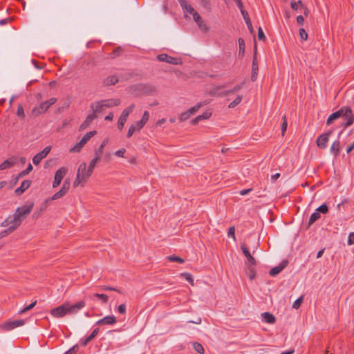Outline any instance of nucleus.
I'll use <instances>...</instances> for the list:
<instances>
[{
  "label": "nucleus",
  "mask_w": 354,
  "mask_h": 354,
  "mask_svg": "<svg viewBox=\"0 0 354 354\" xmlns=\"http://www.w3.org/2000/svg\"><path fill=\"white\" fill-rule=\"evenodd\" d=\"M258 37L260 40H263L266 38L264 32L261 27L258 29Z\"/></svg>",
  "instance_id": "obj_57"
},
{
  "label": "nucleus",
  "mask_w": 354,
  "mask_h": 354,
  "mask_svg": "<svg viewBox=\"0 0 354 354\" xmlns=\"http://www.w3.org/2000/svg\"><path fill=\"white\" fill-rule=\"evenodd\" d=\"M91 174L92 172L87 168L86 163H81L77 169L76 178L73 182V187H77L80 185L83 186Z\"/></svg>",
  "instance_id": "obj_3"
},
{
  "label": "nucleus",
  "mask_w": 354,
  "mask_h": 354,
  "mask_svg": "<svg viewBox=\"0 0 354 354\" xmlns=\"http://www.w3.org/2000/svg\"><path fill=\"white\" fill-rule=\"evenodd\" d=\"M249 270L250 273L248 274V277L252 280L255 277L256 273L253 268H250Z\"/></svg>",
  "instance_id": "obj_62"
},
{
  "label": "nucleus",
  "mask_w": 354,
  "mask_h": 354,
  "mask_svg": "<svg viewBox=\"0 0 354 354\" xmlns=\"http://www.w3.org/2000/svg\"><path fill=\"white\" fill-rule=\"evenodd\" d=\"M227 235H228V236L233 238V239H235V228H234V227L232 226L229 228Z\"/></svg>",
  "instance_id": "obj_54"
},
{
  "label": "nucleus",
  "mask_w": 354,
  "mask_h": 354,
  "mask_svg": "<svg viewBox=\"0 0 354 354\" xmlns=\"http://www.w3.org/2000/svg\"><path fill=\"white\" fill-rule=\"evenodd\" d=\"M302 300H303V297H299L298 299H297L293 304H292V308H295V309H297L299 308V306H301V304L302 302Z\"/></svg>",
  "instance_id": "obj_51"
},
{
  "label": "nucleus",
  "mask_w": 354,
  "mask_h": 354,
  "mask_svg": "<svg viewBox=\"0 0 354 354\" xmlns=\"http://www.w3.org/2000/svg\"><path fill=\"white\" fill-rule=\"evenodd\" d=\"M119 99H108L93 102L91 104V108L94 113H100L105 108H111L120 105Z\"/></svg>",
  "instance_id": "obj_4"
},
{
  "label": "nucleus",
  "mask_w": 354,
  "mask_h": 354,
  "mask_svg": "<svg viewBox=\"0 0 354 354\" xmlns=\"http://www.w3.org/2000/svg\"><path fill=\"white\" fill-rule=\"evenodd\" d=\"M33 203L17 207L13 215L8 216L1 224L2 227H7L13 224L17 228L21 224L22 221L31 212Z\"/></svg>",
  "instance_id": "obj_1"
},
{
  "label": "nucleus",
  "mask_w": 354,
  "mask_h": 354,
  "mask_svg": "<svg viewBox=\"0 0 354 354\" xmlns=\"http://www.w3.org/2000/svg\"><path fill=\"white\" fill-rule=\"evenodd\" d=\"M192 116V114L189 113V110L187 111L182 113L179 116V120L180 122H184L188 120Z\"/></svg>",
  "instance_id": "obj_40"
},
{
  "label": "nucleus",
  "mask_w": 354,
  "mask_h": 354,
  "mask_svg": "<svg viewBox=\"0 0 354 354\" xmlns=\"http://www.w3.org/2000/svg\"><path fill=\"white\" fill-rule=\"evenodd\" d=\"M287 264H288V262L286 261H283L277 266H275V267L271 268L269 272V274L272 277L277 275L286 268Z\"/></svg>",
  "instance_id": "obj_15"
},
{
  "label": "nucleus",
  "mask_w": 354,
  "mask_h": 354,
  "mask_svg": "<svg viewBox=\"0 0 354 354\" xmlns=\"http://www.w3.org/2000/svg\"><path fill=\"white\" fill-rule=\"evenodd\" d=\"M84 143L80 140L73 147L70 149V152H80L82 147L84 146Z\"/></svg>",
  "instance_id": "obj_36"
},
{
  "label": "nucleus",
  "mask_w": 354,
  "mask_h": 354,
  "mask_svg": "<svg viewBox=\"0 0 354 354\" xmlns=\"http://www.w3.org/2000/svg\"><path fill=\"white\" fill-rule=\"evenodd\" d=\"M302 3L301 1H299L298 2H292L291 3V8L295 10H297L299 8V6H302Z\"/></svg>",
  "instance_id": "obj_53"
},
{
  "label": "nucleus",
  "mask_w": 354,
  "mask_h": 354,
  "mask_svg": "<svg viewBox=\"0 0 354 354\" xmlns=\"http://www.w3.org/2000/svg\"><path fill=\"white\" fill-rule=\"evenodd\" d=\"M24 324L25 321L23 319L10 321L4 323L3 325L2 326V328L5 330L9 331L17 327L21 326L24 325Z\"/></svg>",
  "instance_id": "obj_13"
},
{
  "label": "nucleus",
  "mask_w": 354,
  "mask_h": 354,
  "mask_svg": "<svg viewBox=\"0 0 354 354\" xmlns=\"http://www.w3.org/2000/svg\"><path fill=\"white\" fill-rule=\"evenodd\" d=\"M116 322V318L115 316H106L102 319H99L97 322V325H113Z\"/></svg>",
  "instance_id": "obj_16"
},
{
  "label": "nucleus",
  "mask_w": 354,
  "mask_h": 354,
  "mask_svg": "<svg viewBox=\"0 0 354 354\" xmlns=\"http://www.w3.org/2000/svg\"><path fill=\"white\" fill-rule=\"evenodd\" d=\"M330 133L331 132H328L319 136L317 141V144L319 147L325 148L326 147Z\"/></svg>",
  "instance_id": "obj_18"
},
{
  "label": "nucleus",
  "mask_w": 354,
  "mask_h": 354,
  "mask_svg": "<svg viewBox=\"0 0 354 354\" xmlns=\"http://www.w3.org/2000/svg\"><path fill=\"white\" fill-rule=\"evenodd\" d=\"M354 243V232H351L348 238V244L351 245Z\"/></svg>",
  "instance_id": "obj_58"
},
{
  "label": "nucleus",
  "mask_w": 354,
  "mask_h": 354,
  "mask_svg": "<svg viewBox=\"0 0 354 354\" xmlns=\"http://www.w3.org/2000/svg\"><path fill=\"white\" fill-rule=\"evenodd\" d=\"M193 346H194V349L197 353H198L200 354H203L204 353L203 346L200 343L195 342V343H194Z\"/></svg>",
  "instance_id": "obj_42"
},
{
  "label": "nucleus",
  "mask_w": 354,
  "mask_h": 354,
  "mask_svg": "<svg viewBox=\"0 0 354 354\" xmlns=\"http://www.w3.org/2000/svg\"><path fill=\"white\" fill-rule=\"evenodd\" d=\"M70 186H71L70 180L66 179L64 180L60 190L58 191L57 192H56L55 194H54L51 198L46 200V203H47L48 201H50L51 200H57V199L62 198V196H64V195H66L70 189Z\"/></svg>",
  "instance_id": "obj_6"
},
{
  "label": "nucleus",
  "mask_w": 354,
  "mask_h": 354,
  "mask_svg": "<svg viewBox=\"0 0 354 354\" xmlns=\"http://www.w3.org/2000/svg\"><path fill=\"white\" fill-rule=\"evenodd\" d=\"M68 313L70 315L76 314L79 310L82 309L86 306V302L84 301H80L75 304H71L68 302H66Z\"/></svg>",
  "instance_id": "obj_12"
},
{
  "label": "nucleus",
  "mask_w": 354,
  "mask_h": 354,
  "mask_svg": "<svg viewBox=\"0 0 354 354\" xmlns=\"http://www.w3.org/2000/svg\"><path fill=\"white\" fill-rule=\"evenodd\" d=\"M299 35L301 41H306L308 38V32L303 28L299 29Z\"/></svg>",
  "instance_id": "obj_38"
},
{
  "label": "nucleus",
  "mask_w": 354,
  "mask_h": 354,
  "mask_svg": "<svg viewBox=\"0 0 354 354\" xmlns=\"http://www.w3.org/2000/svg\"><path fill=\"white\" fill-rule=\"evenodd\" d=\"M108 142H109L108 138H106L102 141L99 149L95 151V156L101 158V156L103 153V149L107 145Z\"/></svg>",
  "instance_id": "obj_30"
},
{
  "label": "nucleus",
  "mask_w": 354,
  "mask_h": 354,
  "mask_svg": "<svg viewBox=\"0 0 354 354\" xmlns=\"http://www.w3.org/2000/svg\"><path fill=\"white\" fill-rule=\"evenodd\" d=\"M139 131L140 130L138 129L137 122L134 124H131L127 132V138L131 137L135 132Z\"/></svg>",
  "instance_id": "obj_37"
},
{
  "label": "nucleus",
  "mask_w": 354,
  "mask_h": 354,
  "mask_svg": "<svg viewBox=\"0 0 354 354\" xmlns=\"http://www.w3.org/2000/svg\"><path fill=\"white\" fill-rule=\"evenodd\" d=\"M50 314L55 318L63 317L67 314H68L66 302H65L62 305L59 306L58 307L53 308L50 310Z\"/></svg>",
  "instance_id": "obj_8"
},
{
  "label": "nucleus",
  "mask_w": 354,
  "mask_h": 354,
  "mask_svg": "<svg viewBox=\"0 0 354 354\" xmlns=\"http://www.w3.org/2000/svg\"><path fill=\"white\" fill-rule=\"evenodd\" d=\"M199 28L203 31L204 32H207L209 30V28L203 20H201L200 22L196 24Z\"/></svg>",
  "instance_id": "obj_44"
},
{
  "label": "nucleus",
  "mask_w": 354,
  "mask_h": 354,
  "mask_svg": "<svg viewBox=\"0 0 354 354\" xmlns=\"http://www.w3.org/2000/svg\"><path fill=\"white\" fill-rule=\"evenodd\" d=\"M182 276L185 279L186 281L193 285L194 280L191 274L185 272L183 273Z\"/></svg>",
  "instance_id": "obj_48"
},
{
  "label": "nucleus",
  "mask_w": 354,
  "mask_h": 354,
  "mask_svg": "<svg viewBox=\"0 0 354 354\" xmlns=\"http://www.w3.org/2000/svg\"><path fill=\"white\" fill-rule=\"evenodd\" d=\"M16 162L17 158L15 157H11L6 160L0 165V170H4L8 168H11L15 165Z\"/></svg>",
  "instance_id": "obj_17"
},
{
  "label": "nucleus",
  "mask_w": 354,
  "mask_h": 354,
  "mask_svg": "<svg viewBox=\"0 0 354 354\" xmlns=\"http://www.w3.org/2000/svg\"><path fill=\"white\" fill-rule=\"evenodd\" d=\"M248 260V263L250 266H254L256 264V261L253 258L252 255L249 256L248 257H246Z\"/></svg>",
  "instance_id": "obj_60"
},
{
  "label": "nucleus",
  "mask_w": 354,
  "mask_h": 354,
  "mask_svg": "<svg viewBox=\"0 0 354 354\" xmlns=\"http://www.w3.org/2000/svg\"><path fill=\"white\" fill-rule=\"evenodd\" d=\"M96 118L95 113L93 112L92 114H89L86 118L85 120L82 122V124L80 127V130H84L87 127H88L91 122Z\"/></svg>",
  "instance_id": "obj_21"
},
{
  "label": "nucleus",
  "mask_w": 354,
  "mask_h": 354,
  "mask_svg": "<svg viewBox=\"0 0 354 354\" xmlns=\"http://www.w3.org/2000/svg\"><path fill=\"white\" fill-rule=\"evenodd\" d=\"M167 259L170 261L178 262L179 263H183L185 262L183 259L177 256H169L167 257Z\"/></svg>",
  "instance_id": "obj_43"
},
{
  "label": "nucleus",
  "mask_w": 354,
  "mask_h": 354,
  "mask_svg": "<svg viewBox=\"0 0 354 354\" xmlns=\"http://www.w3.org/2000/svg\"><path fill=\"white\" fill-rule=\"evenodd\" d=\"M201 104H198L189 108L188 110L192 115L195 114L198 111V109L201 108Z\"/></svg>",
  "instance_id": "obj_50"
},
{
  "label": "nucleus",
  "mask_w": 354,
  "mask_h": 354,
  "mask_svg": "<svg viewBox=\"0 0 354 354\" xmlns=\"http://www.w3.org/2000/svg\"><path fill=\"white\" fill-rule=\"evenodd\" d=\"M32 170V166L31 164H29L26 169L23 170L19 174V177H22L28 174Z\"/></svg>",
  "instance_id": "obj_45"
},
{
  "label": "nucleus",
  "mask_w": 354,
  "mask_h": 354,
  "mask_svg": "<svg viewBox=\"0 0 354 354\" xmlns=\"http://www.w3.org/2000/svg\"><path fill=\"white\" fill-rule=\"evenodd\" d=\"M51 150L50 146L46 147L41 151L37 153L32 158V162L35 165H38L41 161L45 158Z\"/></svg>",
  "instance_id": "obj_11"
},
{
  "label": "nucleus",
  "mask_w": 354,
  "mask_h": 354,
  "mask_svg": "<svg viewBox=\"0 0 354 354\" xmlns=\"http://www.w3.org/2000/svg\"><path fill=\"white\" fill-rule=\"evenodd\" d=\"M118 82V78L115 75H111L104 80L103 84L105 86H111L115 84Z\"/></svg>",
  "instance_id": "obj_27"
},
{
  "label": "nucleus",
  "mask_w": 354,
  "mask_h": 354,
  "mask_svg": "<svg viewBox=\"0 0 354 354\" xmlns=\"http://www.w3.org/2000/svg\"><path fill=\"white\" fill-rule=\"evenodd\" d=\"M157 59L160 62H166L173 65H178L181 63L179 58L173 57L165 53L158 55L157 56Z\"/></svg>",
  "instance_id": "obj_10"
},
{
  "label": "nucleus",
  "mask_w": 354,
  "mask_h": 354,
  "mask_svg": "<svg viewBox=\"0 0 354 354\" xmlns=\"http://www.w3.org/2000/svg\"><path fill=\"white\" fill-rule=\"evenodd\" d=\"M56 102L57 98L52 97L50 100L41 103L39 106L35 107L32 110V112L35 115L44 113L50 108V106L54 104Z\"/></svg>",
  "instance_id": "obj_5"
},
{
  "label": "nucleus",
  "mask_w": 354,
  "mask_h": 354,
  "mask_svg": "<svg viewBox=\"0 0 354 354\" xmlns=\"http://www.w3.org/2000/svg\"><path fill=\"white\" fill-rule=\"evenodd\" d=\"M241 13L245 20V24H247L248 29L250 30V32L252 33L253 28H252V25L251 21L248 16V12L245 10V11H242V12H241Z\"/></svg>",
  "instance_id": "obj_29"
},
{
  "label": "nucleus",
  "mask_w": 354,
  "mask_h": 354,
  "mask_svg": "<svg viewBox=\"0 0 354 354\" xmlns=\"http://www.w3.org/2000/svg\"><path fill=\"white\" fill-rule=\"evenodd\" d=\"M339 151H340L339 142L338 140H335L330 146V152L334 156H337L339 154Z\"/></svg>",
  "instance_id": "obj_26"
},
{
  "label": "nucleus",
  "mask_w": 354,
  "mask_h": 354,
  "mask_svg": "<svg viewBox=\"0 0 354 354\" xmlns=\"http://www.w3.org/2000/svg\"><path fill=\"white\" fill-rule=\"evenodd\" d=\"M100 159V158L97 157V156H95V158L91 160V161L90 162V164H89V166L88 167V169L89 170H91V171L93 173V171L96 165V163L97 162V161Z\"/></svg>",
  "instance_id": "obj_41"
},
{
  "label": "nucleus",
  "mask_w": 354,
  "mask_h": 354,
  "mask_svg": "<svg viewBox=\"0 0 354 354\" xmlns=\"http://www.w3.org/2000/svg\"><path fill=\"white\" fill-rule=\"evenodd\" d=\"M99 333V328H95L93 332L91 333V334L86 337H84V338H82L80 341V343L81 345L85 346L88 344V343L91 341L93 338H95L97 334Z\"/></svg>",
  "instance_id": "obj_19"
},
{
  "label": "nucleus",
  "mask_w": 354,
  "mask_h": 354,
  "mask_svg": "<svg viewBox=\"0 0 354 354\" xmlns=\"http://www.w3.org/2000/svg\"><path fill=\"white\" fill-rule=\"evenodd\" d=\"M282 120H283V122L281 124V133H282V136H283L285 131L287 129V126H288L287 119H286V115L283 116Z\"/></svg>",
  "instance_id": "obj_46"
},
{
  "label": "nucleus",
  "mask_w": 354,
  "mask_h": 354,
  "mask_svg": "<svg viewBox=\"0 0 354 354\" xmlns=\"http://www.w3.org/2000/svg\"><path fill=\"white\" fill-rule=\"evenodd\" d=\"M243 96L241 95H237L236 97L229 104L228 107L230 109L234 108L241 102Z\"/></svg>",
  "instance_id": "obj_35"
},
{
  "label": "nucleus",
  "mask_w": 354,
  "mask_h": 354,
  "mask_svg": "<svg viewBox=\"0 0 354 354\" xmlns=\"http://www.w3.org/2000/svg\"><path fill=\"white\" fill-rule=\"evenodd\" d=\"M31 182L28 180H25L21 183V185L19 187L17 188L15 191V194L17 195H21L23 194L30 185Z\"/></svg>",
  "instance_id": "obj_22"
},
{
  "label": "nucleus",
  "mask_w": 354,
  "mask_h": 354,
  "mask_svg": "<svg viewBox=\"0 0 354 354\" xmlns=\"http://www.w3.org/2000/svg\"><path fill=\"white\" fill-rule=\"evenodd\" d=\"M118 311L120 314H124L126 313V305L122 304L118 307Z\"/></svg>",
  "instance_id": "obj_56"
},
{
  "label": "nucleus",
  "mask_w": 354,
  "mask_h": 354,
  "mask_svg": "<svg viewBox=\"0 0 354 354\" xmlns=\"http://www.w3.org/2000/svg\"><path fill=\"white\" fill-rule=\"evenodd\" d=\"M210 93L215 97H223L225 96L224 86L215 87L210 91Z\"/></svg>",
  "instance_id": "obj_25"
},
{
  "label": "nucleus",
  "mask_w": 354,
  "mask_h": 354,
  "mask_svg": "<svg viewBox=\"0 0 354 354\" xmlns=\"http://www.w3.org/2000/svg\"><path fill=\"white\" fill-rule=\"evenodd\" d=\"M95 134H96V131H92L86 133V134L84 135V136L81 139L82 142H84V144H86Z\"/></svg>",
  "instance_id": "obj_34"
},
{
  "label": "nucleus",
  "mask_w": 354,
  "mask_h": 354,
  "mask_svg": "<svg viewBox=\"0 0 354 354\" xmlns=\"http://www.w3.org/2000/svg\"><path fill=\"white\" fill-rule=\"evenodd\" d=\"M261 317L263 321L268 324H274L276 321L274 316L268 312L262 313Z\"/></svg>",
  "instance_id": "obj_24"
},
{
  "label": "nucleus",
  "mask_w": 354,
  "mask_h": 354,
  "mask_svg": "<svg viewBox=\"0 0 354 354\" xmlns=\"http://www.w3.org/2000/svg\"><path fill=\"white\" fill-rule=\"evenodd\" d=\"M241 250L243 251V253L244 254V255L245 256V257H248L249 256L251 255L249 250L247 248V247L245 246V245H241Z\"/></svg>",
  "instance_id": "obj_55"
},
{
  "label": "nucleus",
  "mask_w": 354,
  "mask_h": 354,
  "mask_svg": "<svg viewBox=\"0 0 354 354\" xmlns=\"http://www.w3.org/2000/svg\"><path fill=\"white\" fill-rule=\"evenodd\" d=\"M328 212V207L324 204L316 209V211L311 214V223L317 221L320 217V214H326Z\"/></svg>",
  "instance_id": "obj_14"
},
{
  "label": "nucleus",
  "mask_w": 354,
  "mask_h": 354,
  "mask_svg": "<svg viewBox=\"0 0 354 354\" xmlns=\"http://www.w3.org/2000/svg\"><path fill=\"white\" fill-rule=\"evenodd\" d=\"M126 150L124 149H120L115 152V156L118 157H123Z\"/></svg>",
  "instance_id": "obj_59"
},
{
  "label": "nucleus",
  "mask_w": 354,
  "mask_h": 354,
  "mask_svg": "<svg viewBox=\"0 0 354 354\" xmlns=\"http://www.w3.org/2000/svg\"><path fill=\"white\" fill-rule=\"evenodd\" d=\"M37 304V301H35L34 302L31 303L30 305H28V306H26V308L21 309V310L19 311V314H22V313H24L25 312L32 309Z\"/></svg>",
  "instance_id": "obj_47"
},
{
  "label": "nucleus",
  "mask_w": 354,
  "mask_h": 354,
  "mask_svg": "<svg viewBox=\"0 0 354 354\" xmlns=\"http://www.w3.org/2000/svg\"><path fill=\"white\" fill-rule=\"evenodd\" d=\"M8 226L9 227L8 229L0 232V239L7 236L8 234H10L17 229V227L13 224H10Z\"/></svg>",
  "instance_id": "obj_32"
},
{
  "label": "nucleus",
  "mask_w": 354,
  "mask_h": 354,
  "mask_svg": "<svg viewBox=\"0 0 354 354\" xmlns=\"http://www.w3.org/2000/svg\"><path fill=\"white\" fill-rule=\"evenodd\" d=\"M17 115L19 118H25V113H24V108L22 107V106L20 105L18 106L17 110Z\"/></svg>",
  "instance_id": "obj_49"
},
{
  "label": "nucleus",
  "mask_w": 354,
  "mask_h": 354,
  "mask_svg": "<svg viewBox=\"0 0 354 354\" xmlns=\"http://www.w3.org/2000/svg\"><path fill=\"white\" fill-rule=\"evenodd\" d=\"M149 118V113L147 111H145L143 113L141 120L140 121L137 122V127H138V130H140L141 129L143 128V127L148 122Z\"/></svg>",
  "instance_id": "obj_23"
},
{
  "label": "nucleus",
  "mask_w": 354,
  "mask_h": 354,
  "mask_svg": "<svg viewBox=\"0 0 354 354\" xmlns=\"http://www.w3.org/2000/svg\"><path fill=\"white\" fill-rule=\"evenodd\" d=\"M258 70H259L258 65L256 63L255 58H254L253 62H252V75H251L252 81L256 80Z\"/></svg>",
  "instance_id": "obj_31"
},
{
  "label": "nucleus",
  "mask_w": 354,
  "mask_h": 354,
  "mask_svg": "<svg viewBox=\"0 0 354 354\" xmlns=\"http://www.w3.org/2000/svg\"><path fill=\"white\" fill-rule=\"evenodd\" d=\"M212 115V113L210 111H205L202 115H199L196 117L192 121V123L193 124H197L198 122L202 120L207 119Z\"/></svg>",
  "instance_id": "obj_28"
},
{
  "label": "nucleus",
  "mask_w": 354,
  "mask_h": 354,
  "mask_svg": "<svg viewBox=\"0 0 354 354\" xmlns=\"http://www.w3.org/2000/svg\"><path fill=\"white\" fill-rule=\"evenodd\" d=\"M121 52V48H116L115 50L113 51V53H111V57L112 58H115L117 56H118L120 55V53Z\"/></svg>",
  "instance_id": "obj_61"
},
{
  "label": "nucleus",
  "mask_w": 354,
  "mask_h": 354,
  "mask_svg": "<svg viewBox=\"0 0 354 354\" xmlns=\"http://www.w3.org/2000/svg\"><path fill=\"white\" fill-rule=\"evenodd\" d=\"M67 172H68V169L64 167H60L55 172L54 180L53 183V188L57 187L60 185L62 179L64 178V177L65 176V175L66 174Z\"/></svg>",
  "instance_id": "obj_9"
},
{
  "label": "nucleus",
  "mask_w": 354,
  "mask_h": 354,
  "mask_svg": "<svg viewBox=\"0 0 354 354\" xmlns=\"http://www.w3.org/2000/svg\"><path fill=\"white\" fill-rule=\"evenodd\" d=\"M200 3L204 9L210 12L212 9V6L210 0H200Z\"/></svg>",
  "instance_id": "obj_33"
},
{
  "label": "nucleus",
  "mask_w": 354,
  "mask_h": 354,
  "mask_svg": "<svg viewBox=\"0 0 354 354\" xmlns=\"http://www.w3.org/2000/svg\"><path fill=\"white\" fill-rule=\"evenodd\" d=\"M178 1L185 13H189L190 15H192L194 12H196L194 8L190 4H189L185 0Z\"/></svg>",
  "instance_id": "obj_20"
},
{
  "label": "nucleus",
  "mask_w": 354,
  "mask_h": 354,
  "mask_svg": "<svg viewBox=\"0 0 354 354\" xmlns=\"http://www.w3.org/2000/svg\"><path fill=\"white\" fill-rule=\"evenodd\" d=\"M93 297H96L100 300H102V301L103 303H106L108 301V299H109V297L108 295H105V294H99V293H95L93 295Z\"/></svg>",
  "instance_id": "obj_39"
},
{
  "label": "nucleus",
  "mask_w": 354,
  "mask_h": 354,
  "mask_svg": "<svg viewBox=\"0 0 354 354\" xmlns=\"http://www.w3.org/2000/svg\"><path fill=\"white\" fill-rule=\"evenodd\" d=\"M134 109V105L131 104V106L126 108L122 113L118 121V129L119 130H122L125 122L127 120L129 115L132 113Z\"/></svg>",
  "instance_id": "obj_7"
},
{
  "label": "nucleus",
  "mask_w": 354,
  "mask_h": 354,
  "mask_svg": "<svg viewBox=\"0 0 354 354\" xmlns=\"http://www.w3.org/2000/svg\"><path fill=\"white\" fill-rule=\"evenodd\" d=\"M238 8H239L241 12H242V11H245L243 10V3H242V1L241 0H234Z\"/></svg>",
  "instance_id": "obj_63"
},
{
  "label": "nucleus",
  "mask_w": 354,
  "mask_h": 354,
  "mask_svg": "<svg viewBox=\"0 0 354 354\" xmlns=\"http://www.w3.org/2000/svg\"><path fill=\"white\" fill-rule=\"evenodd\" d=\"M339 118H343L346 121L345 124H344L345 127L350 126L354 121V116L352 114L351 109L349 107H344L332 113L327 120V124H332L335 120Z\"/></svg>",
  "instance_id": "obj_2"
},
{
  "label": "nucleus",
  "mask_w": 354,
  "mask_h": 354,
  "mask_svg": "<svg viewBox=\"0 0 354 354\" xmlns=\"http://www.w3.org/2000/svg\"><path fill=\"white\" fill-rule=\"evenodd\" d=\"M77 346H74L68 351H66L64 354H73L75 353V348Z\"/></svg>",
  "instance_id": "obj_64"
},
{
  "label": "nucleus",
  "mask_w": 354,
  "mask_h": 354,
  "mask_svg": "<svg viewBox=\"0 0 354 354\" xmlns=\"http://www.w3.org/2000/svg\"><path fill=\"white\" fill-rule=\"evenodd\" d=\"M192 16H193V19L194 21L198 24V22H200L201 20H203V19L201 18V17L200 16V15L196 11L195 12H194L192 14Z\"/></svg>",
  "instance_id": "obj_52"
}]
</instances>
